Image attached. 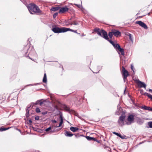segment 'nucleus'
<instances>
[{"label": "nucleus", "instance_id": "obj_29", "mask_svg": "<svg viewBox=\"0 0 152 152\" xmlns=\"http://www.w3.org/2000/svg\"><path fill=\"white\" fill-rule=\"evenodd\" d=\"M148 124L149 127L152 128V121L149 122Z\"/></svg>", "mask_w": 152, "mask_h": 152}, {"label": "nucleus", "instance_id": "obj_10", "mask_svg": "<svg viewBox=\"0 0 152 152\" xmlns=\"http://www.w3.org/2000/svg\"><path fill=\"white\" fill-rule=\"evenodd\" d=\"M113 35L116 37H118L119 36H120L121 35V32L118 30L113 29L112 30Z\"/></svg>", "mask_w": 152, "mask_h": 152}, {"label": "nucleus", "instance_id": "obj_37", "mask_svg": "<svg viewBox=\"0 0 152 152\" xmlns=\"http://www.w3.org/2000/svg\"><path fill=\"white\" fill-rule=\"evenodd\" d=\"M151 107H148V109H147V110H148L149 111H151Z\"/></svg>", "mask_w": 152, "mask_h": 152}, {"label": "nucleus", "instance_id": "obj_3", "mask_svg": "<svg viewBox=\"0 0 152 152\" xmlns=\"http://www.w3.org/2000/svg\"><path fill=\"white\" fill-rule=\"evenodd\" d=\"M122 75L123 77V79L124 81H125V80L127 79V77L129 75L128 71L126 70L125 68L124 67L122 66Z\"/></svg>", "mask_w": 152, "mask_h": 152}, {"label": "nucleus", "instance_id": "obj_33", "mask_svg": "<svg viewBox=\"0 0 152 152\" xmlns=\"http://www.w3.org/2000/svg\"><path fill=\"white\" fill-rule=\"evenodd\" d=\"M114 133L118 135V136L122 138V137H121V135L119 134L118 133L116 132H114Z\"/></svg>", "mask_w": 152, "mask_h": 152}, {"label": "nucleus", "instance_id": "obj_30", "mask_svg": "<svg viewBox=\"0 0 152 152\" xmlns=\"http://www.w3.org/2000/svg\"><path fill=\"white\" fill-rule=\"evenodd\" d=\"M70 24L71 25H78V23L76 21H74L73 23H70Z\"/></svg>", "mask_w": 152, "mask_h": 152}, {"label": "nucleus", "instance_id": "obj_28", "mask_svg": "<svg viewBox=\"0 0 152 152\" xmlns=\"http://www.w3.org/2000/svg\"><path fill=\"white\" fill-rule=\"evenodd\" d=\"M113 46L115 45V43L113 41H112L110 40L109 39L108 40H107Z\"/></svg>", "mask_w": 152, "mask_h": 152}, {"label": "nucleus", "instance_id": "obj_27", "mask_svg": "<svg viewBox=\"0 0 152 152\" xmlns=\"http://www.w3.org/2000/svg\"><path fill=\"white\" fill-rule=\"evenodd\" d=\"M141 108L142 109H143L145 110H147V109H148V107L144 105L143 106H142Z\"/></svg>", "mask_w": 152, "mask_h": 152}, {"label": "nucleus", "instance_id": "obj_4", "mask_svg": "<svg viewBox=\"0 0 152 152\" xmlns=\"http://www.w3.org/2000/svg\"><path fill=\"white\" fill-rule=\"evenodd\" d=\"M125 117L123 115H121L119 118L118 123L120 126H122L124 125V120Z\"/></svg>", "mask_w": 152, "mask_h": 152}, {"label": "nucleus", "instance_id": "obj_36", "mask_svg": "<svg viewBox=\"0 0 152 152\" xmlns=\"http://www.w3.org/2000/svg\"><path fill=\"white\" fill-rule=\"evenodd\" d=\"M35 119L36 120H39V116H37L35 117Z\"/></svg>", "mask_w": 152, "mask_h": 152}, {"label": "nucleus", "instance_id": "obj_9", "mask_svg": "<svg viewBox=\"0 0 152 152\" xmlns=\"http://www.w3.org/2000/svg\"><path fill=\"white\" fill-rule=\"evenodd\" d=\"M69 10L66 6L64 7L61 8H60L59 9V12L64 13L67 12Z\"/></svg>", "mask_w": 152, "mask_h": 152}, {"label": "nucleus", "instance_id": "obj_14", "mask_svg": "<svg viewBox=\"0 0 152 152\" xmlns=\"http://www.w3.org/2000/svg\"><path fill=\"white\" fill-rule=\"evenodd\" d=\"M53 127H54L53 126H52V127L50 126L49 127L46 129L45 130V131L46 132H48V131H50V133H53V132H54V130H53V131L52 130H51V129H53L54 128Z\"/></svg>", "mask_w": 152, "mask_h": 152}, {"label": "nucleus", "instance_id": "obj_7", "mask_svg": "<svg viewBox=\"0 0 152 152\" xmlns=\"http://www.w3.org/2000/svg\"><path fill=\"white\" fill-rule=\"evenodd\" d=\"M136 23L139 24L140 26L144 28L145 29H147L148 28L146 25L141 21H136Z\"/></svg>", "mask_w": 152, "mask_h": 152}, {"label": "nucleus", "instance_id": "obj_16", "mask_svg": "<svg viewBox=\"0 0 152 152\" xmlns=\"http://www.w3.org/2000/svg\"><path fill=\"white\" fill-rule=\"evenodd\" d=\"M118 51L121 53V54L124 56V49L123 48H121V47L119 48L118 50Z\"/></svg>", "mask_w": 152, "mask_h": 152}, {"label": "nucleus", "instance_id": "obj_46", "mask_svg": "<svg viewBox=\"0 0 152 152\" xmlns=\"http://www.w3.org/2000/svg\"><path fill=\"white\" fill-rule=\"evenodd\" d=\"M151 111H152V107L151 108Z\"/></svg>", "mask_w": 152, "mask_h": 152}, {"label": "nucleus", "instance_id": "obj_51", "mask_svg": "<svg viewBox=\"0 0 152 152\" xmlns=\"http://www.w3.org/2000/svg\"><path fill=\"white\" fill-rule=\"evenodd\" d=\"M80 34V33H78V34Z\"/></svg>", "mask_w": 152, "mask_h": 152}, {"label": "nucleus", "instance_id": "obj_41", "mask_svg": "<svg viewBox=\"0 0 152 152\" xmlns=\"http://www.w3.org/2000/svg\"><path fill=\"white\" fill-rule=\"evenodd\" d=\"M76 6H77L79 8H80V5H78L77 4H75Z\"/></svg>", "mask_w": 152, "mask_h": 152}, {"label": "nucleus", "instance_id": "obj_1", "mask_svg": "<svg viewBox=\"0 0 152 152\" xmlns=\"http://www.w3.org/2000/svg\"><path fill=\"white\" fill-rule=\"evenodd\" d=\"M28 8L31 14H38L41 12L39 7L34 4H29L28 6Z\"/></svg>", "mask_w": 152, "mask_h": 152}, {"label": "nucleus", "instance_id": "obj_24", "mask_svg": "<svg viewBox=\"0 0 152 152\" xmlns=\"http://www.w3.org/2000/svg\"><path fill=\"white\" fill-rule=\"evenodd\" d=\"M63 108L64 109L67 111H69V107H67V106H66V105H64V106H63Z\"/></svg>", "mask_w": 152, "mask_h": 152}, {"label": "nucleus", "instance_id": "obj_5", "mask_svg": "<svg viewBox=\"0 0 152 152\" xmlns=\"http://www.w3.org/2000/svg\"><path fill=\"white\" fill-rule=\"evenodd\" d=\"M101 36L103 37L106 40H108L109 38L108 37L107 33L104 30H102L101 31Z\"/></svg>", "mask_w": 152, "mask_h": 152}, {"label": "nucleus", "instance_id": "obj_19", "mask_svg": "<svg viewBox=\"0 0 152 152\" xmlns=\"http://www.w3.org/2000/svg\"><path fill=\"white\" fill-rule=\"evenodd\" d=\"M42 81L44 83H46L47 82L46 74L45 73L44 74Z\"/></svg>", "mask_w": 152, "mask_h": 152}, {"label": "nucleus", "instance_id": "obj_34", "mask_svg": "<svg viewBox=\"0 0 152 152\" xmlns=\"http://www.w3.org/2000/svg\"><path fill=\"white\" fill-rule=\"evenodd\" d=\"M72 31L73 32H75V33H76L77 34H78V33L77 32V30H72Z\"/></svg>", "mask_w": 152, "mask_h": 152}, {"label": "nucleus", "instance_id": "obj_12", "mask_svg": "<svg viewBox=\"0 0 152 152\" xmlns=\"http://www.w3.org/2000/svg\"><path fill=\"white\" fill-rule=\"evenodd\" d=\"M74 134H72L70 132L66 131L65 132V135L67 137H71Z\"/></svg>", "mask_w": 152, "mask_h": 152}, {"label": "nucleus", "instance_id": "obj_44", "mask_svg": "<svg viewBox=\"0 0 152 152\" xmlns=\"http://www.w3.org/2000/svg\"><path fill=\"white\" fill-rule=\"evenodd\" d=\"M38 102H39V101H37V102H36L35 103H34V104L35 105H37V104H38Z\"/></svg>", "mask_w": 152, "mask_h": 152}, {"label": "nucleus", "instance_id": "obj_17", "mask_svg": "<svg viewBox=\"0 0 152 152\" xmlns=\"http://www.w3.org/2000/svg\"><path fill=\"white\" fill-rule=\"evenodd\" d=\"M60 7H53L51 9V10L53 11H56L59 9H60Z\"/></svg>", "mask_w": 152, "mask_h": 152}, {"label": "nucleus", "instance_id": "obj_48", "mask_svg": "<svg viewBox=\"0 0 152 152\" xmlns=\"http://www.w3.org/2000/svg\"><path fill=\"white\" fill-rule=\"evenodd\" d=\"M84 35L83 34V35H82V36H83Z\"/></svg>", "mask_w": 152, "mask_h": 152}, {"label": "nucleus", "instance_id": "obj_13", "mask_svg": "<svg viewBox=\"0 0 152 152\" xmlns=\"http://www.w3.org/2000/svg\"><path fill=\"white\" fill-rule=\"evenodd\" d=\"M70 130L72 132H75L78 131L79 129L76 127H72L70 128Z\"/></svg>", "mask_w": 152, "mask_h": 152}, {"label": "nucleus", "instance_id": "obj_39", "mask_svg": "<svg viewBox=\"0 0 152 152\" xmlns=\"http://www.w3.org/2000/svg\"><path fill=\"white\" fill-rule=\"evenodd\" d=\"M39 102H39V104L40 105H41L43 104V102H41V100H40V101H39Z\"/></svg>", "mask_w": 152, "mask_h": 152}, {"label": "nucleus", "instance_id": "obj_6", "mask_svg": "<svg viewBox=\"0 0 152 152\" xmlns=\"http://www.w3.org/2000/svg\"><path fill=\"white\" fill-rule=\"evenodd\" d=\"M136 82L138 86L140 88H146V85L144 83L140 81L139 79L135 81Z\"/></svg>", "mask_w": 152, "mask_h": 152}, {"label": "nucleus", "instance_id": "obj_35", "mask_svg": "<svg viewBox=\"0 0 152 152\" xmlns=\"http://www.w3.org/2000/svg\"><path fill=\"white\" fill-rule=\"evenodd\" d=\"M131 69L133 70V72H134V70H133L134 66H133V65H131Z\"/></svg>", "mask_w": 152, "mask_h": 152}, {"label": "nucleus", "instance_id": "obj_32", "mask_svg": "<svg viewBox=\"0 0 152 152\" xmlns=\"http://www.w3.org/2000/svg\"><path fill=\"white\" fill-rule=\"evenodd\" d=\"M58 15V13L56 12V13H55L53 15V18H55Z\"/></svg>", "mask_w": 152, "mask_h": 152}, {"label": "nucleus", "instance_id": "obj_31", "mask_svg": "<svg viewBox=\"0 0 152 152\" xmlns=\"http://www.w3.org/2000/svg\"><path fill=\"white\" fill-rule=\"evenodd\" d=\"M36 111L37 113H39L40 112V110L39 109L38 107L36 109Z\"/></svg>", "mask_w": 152, "mask_h": 152}, {"label": "nucleus", "instance_id": "obj_8", "mask_svg": "<svg viewBox=\"0 0 152 152\" xmlns=\"http://www.w3.org/2000/svg\"><path fill=\"white\" fill-rule=\"evenodd\" d=\"M134 116L132 115H129L128 118H127V120L129 122H127L126 124L127 125H129V123H130V124H131L133 122L134 120Z\"/></svg>", "mask_w": 152, "mask_h": 152}, {"label": "nucleus", "instance_id": "obj_22", "mask_svg": "<svg viewBox=\"0 0 152 152\" xmlns=\"http://www.w3.org/2000/svg\"><path fill=\"white\" fill-rule=\"evenodd\" d=\"M113 47L116 49V50H118V49L120 47V45L118 44H115V45L113 46Z\"/></svg>", "mask_w": 152, "mask_h": 152}, {"label": "nucleus", "instance_id": "obj_26", "mask_svg": "<svg viewBox=\"0 0 152 152\" xmlns=\"http://www.w3.org/2000/svg\"><path fill=\"white\" fill-rule=\"evenodd\" d=\"M95 31L97 32V34L99 35H101V31H100V29L99 28L95 29Z\"/></svg>", "mask_w": 152, "mask_h": 152}, {"label": "nucleus", "instance_id": "obj_2", "mask_svg": "<svg viewBox=\"0 0 152 152\" xmlns=\"http://www.w3.org/2000/svg\"><path fill=\"white\" fill-rule=\"evenodd\" d=\"M52 30L54 33H59L63 32V27L59 28L56 26H53V28L52 29Z\"/></svg>", "mask_w": 152, "mask_h": 152}, {"label": "nucleus", "instance_id": "obj_21", "mask_svg": "<svg viewBox=\"0 0 152 152\" xmlns=\"http://www.w3.org/2000/svg\"><path fill=\"white\" fill-rule=\"evenodd\" d=\"M144 94L148 96L149 98L151 99V100H152V95L146 92Z\"/></svg>", "mask_w": 152, "mask_h": 152}, {"label": "nucleus", "instance_id": "obj_23", "mask_svg": "<svg viewBox=\"0 0 152 152\" xmlns=\"http://www.w3.org/2000/svg\"><path fill=\"white\" fill-rule=\"evenodd\" d=\"M113 35V34L112 31L111 32H110L108 33V36L110 39L112 38Z\"/></svg>", "mask_w": 152, "mask_h": 152}, {"label": "nucleus", "instance_id": "obj_45", "mask_svg": "<svg viewBox=\"0 0 152 152\" xmlns=\"http://www.w3.org/2000/svg\"><path fill=\"white\" fill-rule=\"evenodd\" d=\"M29 122H30V123H31V122H32V121H31V120H29Z\"/></svg>", "mask_w": 152, "mask_h": 152}, {"label": "nucleus", "instance_id": "obj_15", "mask_svg": "<svg viewBox=\"0 0 152 152\" xmlns=\"http://www.w3.org/2000/svg\"><path fill=\"white\" fill-rule=\"evenodd\" d=\"M60 118H61V121L59 123V125L58 126H54V127L56 128V127H59L60 126H61L62 124H63V118L61 116H60Z\"/></svg>", "mask_w": 152, "mask_h": 152}, {"label": "nucleus", "instance_id": "obj_38", "mask_svg": "<svg viewBox=\"0 0 152 152\" xmlns=\"http://www.w3.org/2000/svg\"><path fill=\"white\" fill-rule=\"evenodd\" d=\"M52 122L53 123H56L57 122L55 120H52Z\"/></svg>", "mask_w": 152, "mask_h": 152}, {"label": "nucleus", "instance_id": "obj_42", "mask_svg": "<svg viewBox=\"0 0 152 152\" xmlns=\"http://www.w3.org/2000/svg\"><path fill=\"white\" fill-rule=\"evenodd\" d=\"M47 113V112H42V114L43 115L46 114Z\"/></svg>", "mask_w": 152, "mask_h": 152}, {"label": "nucleus", "instance_id": "obj_50", "mask_svg": "<svg viewBox=\"0 0 152 152\" xmlns=\"http://www.w3.org/2000/svg\"><path fill=\"white\" fill-rule=\"evenodd\" d=\"M118 53L119 54H120V53H119V52H118Z\"/></svg>", "mask_w": 152, "mask_h": 152}, {"label": "nucleus", "instance_id": "obj_43", "mask_svg": "<svg viewBox=\"0 0 152 152\" xmlns=\"http://www.w3.org/2000/svg\"><path fill=\"white\" fill-rule=\"evenodd\" d=\"M149 91L151 93H152V90L151 89H149Z\"/></svg>", "mask_w": 152, "mask_h": 152}, {"label": "nucleus", "instance_id": "obj_25", "mask_svg": "<svg viewBox=\"0 0 152 152\" xmlns=\"http://www.w3.org/2000/svg\"><path fill=\"white\" fill-rule=\"evenodd\" d=\"M9 129V128H4L1 127L0 128V131L1 132L3 131L7 130Z\"/></svg>", "mask_w": 152, "mask_h": 152}, {"label": "nucleus", "instance_id": "obj_18", "mask_svg": "<svg viewBox=\"0 0 152 152\" xmlns=\"http://www.w3.org/2000/svg\"><path fill=\"white\" fill-rule=\"evenodd\" d=\"M63 32H65L68 31H72V29H71L69 28H67L65 27H63Z\"/></svg>", "mask_w": 152, "mask_h": 152}, {"label": "nucleus", "instance_id": "obj_49", "mask_svg": "<svg viewBox=\"0 0 152 152\" xmlns=\"http://www.w3.org/2000/svg\"><path fill=\"white\" fill-rule=\"evenodd\" d=\"M56 109H57V106H56Z\"/></svg>", "mask_w": 152, "mask_h": 152}, {"label": "nucleus", "instance_id": "obj_47", "mask_svg": "<svg viewBox=\"0 0 152 152\" xmlns=\"http://www.w3.org/2000/svg\"><path fill=\"white\" fill-rule=\"evenodd\" d=\"M29 58L30 59H31V60H32V59L31 58H30V57H29Z\"/></svg>", "mask_w": 152, "mask_h": 152}, {"label": "nucleus", "instance_id": "obj_40", "mask_svg": "<svg viewBox=\"0 0 152 152\" xmlns=\"http://www.w3.org/2000/svg\"><path fill=\"white\" fill-rule=\"evenodd\" d=\"M129 39H131V34H129Z\"/></svg>", "mask_w": 152, "mask_h": 152}, {"label": "nucleus", "instance_id": "obj_20", "mask_svg": "<svg viewBox=\"0 0 152 152\" xmlns=\"http://www.w3.org/2000/svg\"><path fill=\"white\" fill-rule=\"evenodd\" d=\"M86 138L88 140H93L94 141H95L96 140V139L94 137H91L89 136H87L86 137Z\"/></svg>", "mask_w": 152, "mask_h": 152}, {"label": "nucleus", "instance_id": "obj_11", "mask_svg": "<svg viewBox=\"0 0 152 152\" xmlns=\"http://www.w3.org/2000/svg\"><path fill=\"white\" fill-rule=\"evenodd\" d=\"M31 107V106H28L26 108V117H29V110H30V108Z\"/></svg>", "mask_w": 152, "mask_h": 152}]
</instances>
